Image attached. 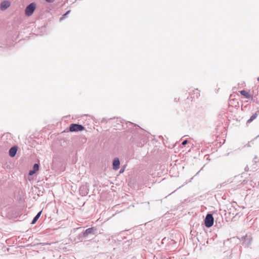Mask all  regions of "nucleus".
<instances>
[{
  "mask_svg": "<svg viewBox=\"0 0 259 259\" xmlns=\"http://www.w3.org/2000/svg\"><path fill=\"white\" fill-rule=\"evenodd\" d=\"M35 9V4L34 3H31L26 7L25 13L27 16H30L33 13Z\"/></svg>",
  "mask_w": 259,
  "mask_h": 259,
  "instance_id": "nucleus-1",
  "label": "nucleus"
},
{
  "mask_svg": "<svg viewBox=\"0 0 259 259\" xmlns=\"http://www.w3.org/2000/svg\"><path fill=\"white\" fill-rule=\"evenodd\" d=\"M248 170H249V168H248V166H246L245 167V171H248Z\"/></svg>",
  "mask_w": 259,
  "mask_h": 259,
  "instance_id": "nucleus-17",
  "label": "nucleus"
},
{
  "mask_svg": "<svg viewBox=\"0 0 259 259\" xmlns=\"http://www.w3.org/2000/svg\"><path fill=\"white\" fill-rule=\"evenodd\" d=\"M120 161L118 158H115L113 161V169L117 170L119 167Z\"/></svg>",
  "mask_w": 259,
  "mask_h": 259,
  "instance_id": "nucleus-5",
  "label": "nucleus"
},
{
  "mask_svg": "<svg viewBox=\"0 0 259 259\" xmlns=\"http://www.w3.org/2000/svg\"><path fill=\"white\" fill-rule=\"evenodd\" d=\"M48 3H52L54 0H46Z\"/></svg>",
  "mask_w": 259,
  "mask_h": 259,
  "instance_id": "nucleus-18",
  "label": "nucleus"
},
{
  "mask_svg": "<svg viewBox=\"0 0 259 259\" xmlns=\"http://www.w3.org/2000/svg\"><path fill=\"white\" fill-rule=\"evenodd\" d=\"M10 6V3L9 1H5L2 2L1 4V9L2 10H5L8 8Z\"/></svg>",
  "mask_w": 259,
  "mask_h": 259,
  "instance_id": "nucleus-6",
  "label": "nucleus"
},
{
  "mask_svg": "<svg viewBox=\"0 0 259 259\" xmlns=\"http://www.w3.org/2000/svg\"><path fill=\"white\" fill-rule=\"evenodd\" d=\"M213 218L211 214H207L205 219V225L206 227L209 228L213 224Z\"/></svg>",
  "mask_w": 259,
  "mask_h": 259,
  "instance_id": "nucleus-2",
  "label": "nucleus"
},
{
  "mask_svg": "<svg viewBox=\"0 0 259 259\" xmlns=\"http://www.w3.org/2000/svg\"><path fill=\"white\" fill-rule=\"evenodd\" d=\"M244 241L242 242L243 245L245 246H248L251 242L252 238L250 235H246L243 237Z\"/></svg>",
  "mask_w": 259,
  "mask_h": 259,
  "instance_id": "nucleus-4",
  "label": "nucleus"
},
{
  "mask_svg": "<svg viewBox=\"0 0 259 259\" xmlns=\"http://www.w3.org/2000/svg\"><path fill=\"white\" fill-rule=\"evenodd\" d=\"M84 128V127L80 124L72 123L70 125L69 131L70 132H78L83 130Z\"/></svg>",
  "mask_w": 259,
  "mask_h": 259,
  "instance_id": "nucleus-3",
  "label": "nucleus"
},
{
  "mask_svg": "<svg viewBox=\"0 0 259 259\" xmlns=\"http://www.w3.org/2000/svg\"><path fill=\"white\" fill-rule=\"evenodd\" d=\"M257 80L259 81V77L257 78Z\"/></svg>",
  "mask_w": 259,
  "mask_h": 259,
  "instance_id": "nucleus-20",
  "label": "nucleus"
},
{
  "mask_svg": "<svg viewBox=\"0 0 259 259\" xmlns=\"http://www.w3.org/2000/svg\"><path fill=\"white\" fill-rule=\"evenodd\" d=\"M96 229L94 228H90L85 230L83 232V236L84 237L87 236L89 234H94Z\"/></svg>",
  "mask_w": 259,
  "mask_h": 259,
  "instance_id": "nucleus-7",
  "label": "nucleus"
},
{
  "mask_svg": "<svg viewBox=\"0 0 259 259\" xmlns=\"http://www.w3.org/2000/svg\"><path fill=\"white\" fill-rule=\"evenodd\" d=\"M86 188V186L82 185L80 188V192L82 195H85L88 194V192L87 191L83 192V189Z\"/></svg>",
  "mask_w": 259,
  "mask_h": 259,
  "instance_id": "nucleus-12",
  "label": "nucleus"
},
{
  "mask_svg": "<svg viewBox=\"0 0 259 259\" xmlns=\"http://www.w3.org/2000/svg\"><path fill=\"white\" fill-rule=\"evenodd\" d=\"M35 173V171L33 170H30L29 172V175L32 176Z\"/></svg>",
  "mask_w": 259,
  "mask_h": 259,
  "instance_id": "nucleus-15",
  "label": "nucleus"
},
{
  "mask_svg": "<svg viewBox=\"0 0 259 259\" xmlns=\"http://www.w3.org/2000/svg\"><path fill=\"white\" fill-rule=\"evenodd\" d=\"M70 12V11H68L66 12L65 14H64L60 19V21H62L64 19Z\"/></svg>",
  "mask_w": 259,
  "mask_h": 259,
  "instance_id": "nucleus-13",
  "label": "nucleus"
},
{
  "mask_svg": "<svg viewBox=\"0 0 259 259\" xmlns=\"http://www.w3.org/2000/svg\"><path fill=\"white\" fill-rule=\"evenodd\" d=\"M41 213V211H40L35 216V217L33 218V219L32 221V222H31L32 224H34L36 223V222L37 221V220L40 217Z\"/></svg>",
  "mask_w": 259,
  "mask_h": 259,
  "instance_id": "nucleus-9",
  "label": "nucleus"
},
{
  "mask_svg": "<svg viewBox=\"0 0 259 259\" xmlns=\"http://www.w3.org/2000/svg\"><path fill=\"white\" fill-rule=\"evenodd\" d=\"M17 151V147L16 146H13L10 148L9 150V155L11 157H14Z\"/></svg>",
  "mask_w": 259,
  "mask_h": 259,
  "instance_id": "nucleus-8",
  "label": "nucleus"
},
{
  "mask_svg": "<svg viewBox=\"0 0 259 259\" xmlns=\"http://www.w3.org/2000/svg\"><path fill=\"white\" fill-rule=\"evenodd\" d=\"M38 168H39L38 165L37 164H34V165H33L32 170H34L36 172V171H37L38 170Z\"/></svg>",
  "mask_w": 259,
  "mask_h": 259,
  "instance_id": "nucleus-14",
  "label": "nucleus"
},
{
  "mask_svg": "<svg viewBox=\"0 0 259 259\" xmlns=\"http://www.w3.org/2000/svg\"><path fill=\"white\" fill-rule=\"evenodd\" d=\"M187 142H187V140H186L182 142V144L183 145H186V144H187Z\"/></svg>",
  "mask_w": 259,
  "mask_h": 259,
  "instance_id": "nucleus-16",
  "label": "nucleus"
},
{
  "mask_svg": "<svg viewBox=\"0 0 259 259\" xmlns=\"http://www.w3.org/2000/svg\"><path fill=\"white\" fill-rule=\"evenodd\" d=\"M257 117V114H253L250 118L247 121V123H249L251 122L254 119H255Z\"/></svg>",
  "mask_w": 259,
  "mask_h": 259,
  "instance_id": "nucleus-10",
  "label": "nucleus"
},
{
  "mask_svg": "<svg viewBox=\"0 0 259 259\" xmlns=\"http://www.w3.org/2000/svg\"><path fill=\"white\" fill-rule=\"evenodd\" d=\"M240 94L241 95L245 96L246 98H249V94L244 90L241 91Z\"/></svg>",
  "mask_w": 259,
  "mask_h": 259,
  "instance_id": "nucleus-11",
  "label": "nucleus"
},
{
  "mask_svg": "<svg viewBox=\"0 0 259 259\" xmlns=\"http://www.w3.org/2000/svg\"><path fill=\"white\" fill-rule=\"evenodd\" d=\"M124 170V168H123V169H121L120 170V173H122V172H123Z\"/></svg>",
  "mask_w": 259,
  "mask_h": 259,
  "instance_id": "nucleus-19",
  "label": "nucleus"
}]
</instances>
